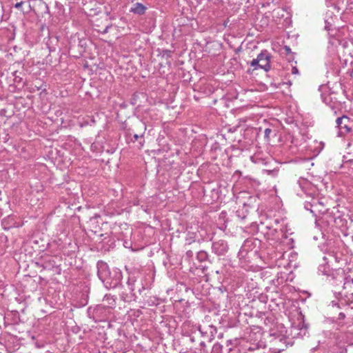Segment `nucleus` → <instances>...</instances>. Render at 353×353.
I'll return each instance as SVG.
<instances>
[{"instance_id":"18","label":"nucleus","mask_w":353,"mask_h":353,"mask_svg":"<svg viewBox=\"0 0 353 353\" xmlns=\"http://www.w3.org/2000/svg\"><path fill=\"white\" fill-rule=\"evenodd\" d=\"M283 50L285 51V52L286 54H290L292 52H291V49L289 46H285L284 48H283Z\"/></svg>"},{"instance_id":"2","label":"nucleus","mask_w":353,"mask_h":353,"mask_svg":"<svg viewBox=\"0 0 353 353\" xmlns=\"http://www.w3.org/2000/svg\"><path fill=\"white\" fill-rule=\"evenodd\" d=\"M337 128H339V136H344L346 134L349 133L352 130V127L350 126V119L347 116H342L341 117H338L336 121Z\"/></svg>"},{"instance_id":"24","label":"nucleus","mask_w":353,"mask_h":353,"mask_svg":"<svg viewBox=\"0 0 353 353\" xmlns=\"http://www.w3.org/2000/svg\"><path fill=\"white\" fill-rule=\"evenodd\" d=\"M142 136H143V134L140 135V137H142ZM139 137V136L138 134H134V140L133 141H135L136 140H137Z\"/></svg>"},{"instance_id":"13","label":"nucleus","mask_w":353,"mask_h":353,"mask_svg":"<svg viewBox=\"0 0 353 353\" xmlns=\"http://www.w3.org/2000/svg\"><path fill=\"white\" fill-rule=\"evenodd\" d=\"M135 281L136 280L134 278H129L128 280L127 285L131 293H134Z\"/></svg>"},{"instance_id":"16","label":"nucleus","mask_w":353,"mask_h":353,"mask_svg":"<svg viewBox=\"0 0 353 353\" xmlns=\"http://www.w3.org/2000/svg\"><path fill=\"white\" fill-rule=\"evenodd\" d=\"M250 65L254 68V69H256L257 68H260V59L258 57L256 59H254L250 62Z\"/></svg>"},{"instance_id":"10","label":"nucleus","mask_w":353,"mask_h":353,"mask_svg":"<svg viewBox=\"0 0 353 353\" xmlns=\"http://www.w3.org/2000/svg\"><path fill=\"white\" fill-rule=\"evenodd\" d=\"M147 10V7L145 6L141 3H134L130 9V12L133 14L142 15L144 14Z\"/></svg>"},{"instance_id":"25","label":"nucleus","mask_w":353,"mask_h":353,"mask_svg":"<svg viewBox=\"0 0 353 353\" xmlns=\"http://www.w3.org/2000/svg\"><path fill=\"white\" fill-rule=\"evenodd\" d=\"M186 254L188 256H192V252L191 250H189L186 252Z\"/></svg>"},{"instance_id":"15","label":"nucleus","mask_w":353,"mask_h":353,"mask_svg":"<svg viewBox=\"0 0 353 353\" xmlns=\"http://www.w3.org/2000/svg\"><path fill=\"white\" fill-rule=\"evenodd\" d=\"M223 349V345L219 343H216L214 344L212 347V352L213 353H221Z\"/></svg>"},{"instance_id":"12","label":"nucleus","mask_w":353,"mask_h":353,"mask_svg":"<svg viewBox=\"0 0 353 353\" xmlns=\"http://www.w3.org/2000/svg\"><path fill=\"white\" fill-rule=\"evenodd\" d=\"M103 301L108 304L107 307L109 309L114 307L116 305V298L110 294L105 295Z\"/></svg>"},{"instance_id":"8","label":"nucleus","mask_w":353,"mask_h":353,"mask_svg":"<svg viewBox=\"0 0 353 353\" xmlns=\"http://www.w3.org/2000/svg\"><path fill=\"white\" fill-rule=\"evenodd\" d=\"M258 58L260 59V68L263 69L268 72L270 70V59L271 55L267 50H262L261 53L258 54Z\"/></svg>"},{"instance_id":"14","label":"nucleus","mask_w":353,"mask_h":353,"mask_svg":"<svg viewBox=\"0 0 353 353\" xmlns=\"http://www.w3.org/2000/svg\"><path fill=\"white\" fill-rule=\"evenodd\" d=\"M208 258V254L205 251H200L197 253V259L199 261H205Z\"/></svg>"},{"instance_id":"20","label":"nucleus","mask_w":353,"mask_h":353,"mask_svg":"<svg viewBox=\"0 0 353 353\" xmlns=\"http://www.w3.org/2000/svg\"><path fill=\"white\" fill-rule=\"evenodd\" d=\"M292 73L293 74H299V70L296 68V67H292Z\"/></svg>"},{"instance_id":"28","label":"nucleus","mask_w":353,"mask_h":353,"mask_svg":"<svg viewBox=\"0 0 353 353\" xmlns=\"http://www.w3.org/2000/svg\"><path fill=\"white\" fill-rule=\"evenodd\" d=\"M200 345L201 346H205V342H203V341L201 342Z\"/></svg>"},{"instance_id":"3","label":"nucleus","mask_w":353,"mask_h":353,"mask_svg":"<svg viewBox=\"0 0 353 353\" xmlns=\"http://www.w3.org/2000/svg\"><path fill=\"white\" fill-rule=\"evenodd\" d=\"M276 228H272L269 224L261 223V230L269 239H282L281 233Z\"/></svg>"},{"instance_id":"7","label":"nucleus","mask_w":353,"mask_h":353,"mask_svg":"<svg viewBox=\"0 0 353 353\" xmlns=\"http://www.w3.org/2000/svg\"><path fill=\"white\" fill-rule=\"evenodd\" d=\"M268 224H269L272 228H276V230L281 233V238H288V230L283 220L276 219Z\"/></svg>"},{"instance_id":"21","label":"nucleus","mask_w":353,"mask_h":353,"mask_svg":"<svg viewBox=\"0 0 353 353\" xmlns=\"http://www.w3.org/2000/svg\"><path fill=\"white\" fill-rule=\"evenodd\" d=\"M345 315L344 313L341 312L339 314V319H343L345 318Z\"/></svg>"},{"instance_id":"4","label":"nucleus","mask_w":353,"mask_h":353,"mask_svg":"<svg viewBox=\"0 0 353 353\" xmlns=\"http://www.w3.org/2000/svg\"><path fill=\"white\" fill-rule=\"evenodd\" d=\"M110 313V309L108 307L99 305L93 310V319L95 321H102L108 318Z\"/></svg>"},{"instance_id":"9","label":"nucleus","mask_w":353,"mask_h":353,"mask_svg":"<svg viewBox=\"0 0 353 353\" xmlns=\"http://www.w3.org/2000/svg\"><path fill=\"white\" fill-rule=\"evenodd\" d=\"M344 279L345 276L343 272H336L327 276L328 282L336 286L341 285L342 284L343 285H345V283H343Z\"/></svg>"},{"instance_id":"22","label":"nucleus","mask_w":353,"mask_h":353,"mask_svg":"<svg viewBox=\"0 0 353 353\" xmlns=\"http://www.w3.org/2000/svg\"><path fill=\"white\" fill-rule=\"evenodd\" d=\"M199 330L201 332V334L204 336L205 334H207V332H203L201 327H199Z\"/></svg>"},{"instance_id":"1","label":"nucleus","mask_w":353,"mask_h":353,"mask_svg":"<svg viewBox=\"0 0 353 353\" xmlns=\"http://www.w3.org/2000/svg\"><path fill=\"white\" fill-rule=\"evenodd\" d=\"M97 267L98 276L106 288H115L121 284L123 276L120 270L114 268L110 270L108 264L102 261L97 262Z\"/></svg>"},{"instance_id":"17","label":"nucleus","mask_w":353,"mask_h":353,"mask_svg":"<svg viewBox=\"0 0 353 353\" xmlns=\"http://www.w3.org/2000/svg\"><path fill=\"white\" fill-rule=\"evenodd\" d=\"M272 130L271 128H265L264 130V138L266 141H270V136L272 134Z\"/></svg>"},{"instance_id":"26","label":"nucleus","mask_w":353,"mask_h":353,"mask_svg":"<svg viewBox=\"0 0 353 353\" xmlns=\"http://www.w3.org/2000/svg\"><path fill=\"white\" fill-rule=\"evenodd\" d=\"M209 328L210 329V332L212 333V330H216L215 327L212 325H210Z\"/></svg>"},{"instance_id":"27","label":"nucleus","mask_w":353,"mask_h":353,"mask_svg":"<svg viewBox=\"0 0 353 353\" xmlns=\"http://www.w3.org/2000/svg\"><path fill=\"white\" fill-rule=\"evenodd\" d=\"M332 306H335V305H337L338 304L336 303H335V301H332Z\"/></svg>"},{"instance_id":"6","label":"nucleus","mask_w":353,"mask_h":353,"mask_svg":"<svg viewBox=\"0 0 353 353\" xmlns=\"http://www.w3.org/2000/svg\"><path fill=\"white\" fill-rule=\"evenodd\" d=\"M321 97L323 101L328 105L336 114L337 111L341 108V103L336 99H333L330 94H322Z\"/></svg>"},{"instance_id":"23","label":"nucleus","mask_w":353,"mask_h":353,"mask_svg":"<svg viewBox=\"0 0 353 353\" xmlns=\"http://www.w3.org/2000/svg\"><path fill=\"white\" fill-rule=\"evenodd\" d=\"M109 28H110V26H107V27L104 29V30L102 32V33H103V34H105V33H107V32H108Z\"/></svg>"},{"instance_id":"5","label":"nucleus","mask_w":353,"mask_h":353,"mask_svg":"<svg viewBox=\"0 0 353 353\" xmlns=\"http://www.w3.org/2000/svg\"><path fill=\"white\" fill-rule=\"evenodd\" d=\"M212 250L217 256H223L228 250V245L225 240L220 239L212 243Z\"/></svg>"},{"instance_id":"19","label":"nucleus","mask_w":353,"mask_h":353,"mask_svg":"<svg viewBox=\"0 0 353 353\" xmlns=\"http://www.w3.org/2000/svg\"><path fill=\"white\" fill-rule=\"evenodd\" d=\"M23 1H20V2H18L15 5H14V8H17V9H20L21 6L23 5Z\"/></svg>"},{"instance_id":"11","label":"nucleus","mask_w":353,"mask_h":353,"mask_svg":"<svg viewBox=\"0 0 353 353\" xmlns=\"http://www.w3.org/2000/svg\"><path fill=\"white\" fill-rule=\"evenodd\" d=\"M120 297L121 300H123L124 302L130 303L132 301H134L136 300V295L134 293H131L130 292V294L122 292L120 294Z\"/></svg>"}]
</instances>
